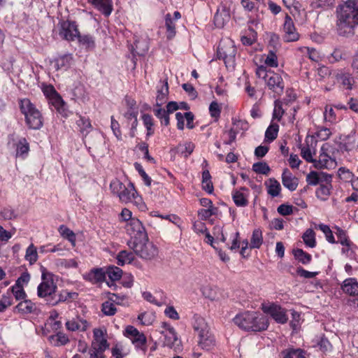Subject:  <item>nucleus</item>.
<instances>
[{
	"instance_id": "nucleus-1",
	"label": "nucleus",
	"mask_w": 358,
	"mask_h": 358,
	"mask_svg": "<svg viewBox=\"0 0 358 358\" xmlns=\"http://www.w3.org/2000/svg\"><path fill=\"white\" fill-rule=\"evenodd\" d=\"M358 25V0H347L337 8V29L340 35L354 34Z\"/></svg>"
},
{
	"instance_id": "nucleus-2",
	"label": "nucleus",
	"mask_w": 358,
	"mask_h": 358,
	"mask_svg": "<svg viewBox=\"0 0 358 358\" xmlns=\"http://www.w3.org/2000/svg\"><path fill=\"white\" fill-rule=\"evenodd\" d=\"M110 188L112 193L118 196L122 203H133L139 210L142 211L145 210L146 206L141 196L138 194L132 183L129 182L126 186L122 182L115 179L111 181Z\"/></svg>"
},
{
	"instance_id": "nucleus-3",
	"label": "nucleus",
	"mask_w": 358,
	"mask_h": 358,
	"mask_svg": "<svg viewBox=\"0 0 358 358\" xmlns=\"http://www.w3.org/2000/svg\"><path fill=\"white\" fill-rule=\"evenodd\" d=\"M233 320L240 329L247 331H262L266 329L268 325L266 317L255 311L240 313Z\"/></svg>"
},
{
	"instance_id": "nucleus-4",
	"label": "nucleus",
	"mask_w": 358,
	"mask_h": 358,
	"mask_svg": "<svg viewBox=\"0 0 358 358\" xmlns=\"http://www.w3.org/2000/svg\"><path fill=\"white\" fill-rule=\"evenodd\" d=\"M19 105L27 127L29 129H40L43 125V117L41 111L29 99H21Z\"/></svg>"
},
{
	"instance_id": "nucleus-5",
	"label": "nucleus",
	"mask_w": 358,
	"mask_h": 358,
	"mask_svg": "<svg viewBox=\"0 0 358 358\" xmlns=\"http://www.w3.org/2000/svg\"><path fill=\"white\" fill-rule=\"evenodd\" d=\"M128 245L140 258L145 260H152L158 255V248L150 241L148 236L135 241H129Z\"/></svg>"
},
{
	"instance_id": "nucleus-6",
	"label": "nucleus",
	"mask_w": 358,
	"mask_h": 358,
	"mask_svg": "<svg viewBox=\"0 0 358 358\" xmlns=\"http://www.w3.org/2000/svg\"><path fill=\"white\" fill-rule=\"evenodd\" d=\"M236 52L234 41L228 38L220 41L217 48L218 58L224 61L227 68L234 67Z\"/></svg>"
},
{
	"instance_id": "nucleus-7",
	"label": "nucleus",
	"mask_w": 358,
	"mask_h": 358,
	"mask_svg": "<svg viewBox=\"0 0 358 358\" xmlns=\"http://www.w3.org/2000/svg\"><path fill=\"white\" fill-rule=\"evenodd\" d=\"M57 285L53 281L52 275L50 273L42 274V282L38 285L37 288V294L40 298L45 299L48 303V300L52 299L56 293Z\"/></svg>"
},
{
	"instance_id": "nucleus-8",
	"label": "nucleus",
	"mask_w": 358,
	"mask_h": 358,
	"mask_svg": "<svg viewBox=\"0 0 358 358\" xmlns=\"http://www.w3.org/2000/svg\"><path fill=\"white\" fill-rule=\"evenodd\" d=\"M282 32V39L286 43L297 41L300 38V34L298 33L292 17L288 14L285 15Z\"/></svg>"
},
{
	"instance_id": "nucleus-9",
	"label": "nucleus",
	"mask_w": 358,
	"mask_h": 358,
	"mask_svg": "<svg viewBox=\"0 0 358 358\" xmlns=\"http://www.w3.org/2000/svg\"><path fill=\"white\" fill-rule=\"evenodd\" d=\"M329 145L324 144L321 149L318 159H314L313 165L317 169H331L335 167L336 162L328 155Z\"/></svg>"
},
{
	"instance_id": "nucleus-10",
	"label": "nucleus",
	"mask_w": 358,
	"mask_h": 358,
	"mask_svg": "<svg viewBox=\"0 0 358 358\" xmlns=\"http://www.w3.org/2000/svg\"><path fill=\"white\" fill-rule=\"evenodd\" d=\"M127 233L131 236L129 241H138L140 238H145L147 234L141 222L136 218L131 220L126 226Z\"/></svg>"
},
{
	"instance_id": "nucleus-11",
	"label": "nucleus",
	"mask_w": 358,
	"mask_h": 358,
	"mask_svg": "<svg viewBox=\"0 0 358 358\" xmlns=\"http://www.w3.org/2000/svg\"><path fill=\"white\" fill-rule=\"evenodd\" d=\"M262 310L278 323L285 324L288 320L285 310L277 304L271 303L268 306H263Z\"/></svg>"
},
{
	"instance_id": "nucleus-12",
	"label": "nucleus",
	"mask_w": 358,
	"mask_h": 358,
	"mask_svg": "<svg viewBox=\"0 0 358 358\" xmlns=\"http://www.w3.org/2000/svg\"><path fill=\"white\" fill-rule=\"evenodd\" d=\"M60 36L66 41H74L79 37V31L74 22L64 21L61 23Z\"/></svg>"
},
{
	"instance_id": "nucleus-13",
	"label": "nucleus",
	"mask_w": 358,
	"mask_h": 358,
	"mask_svg": "<svg viewBox=\"0 0 358 358\" xmlns=\"http://www.w3.org/2000/svg\"><path fill=\"white\" fill-rule=\"evenodd\" d=\"M269 90H272L275 94L280 95L282 94L285 84L281 76L274 71L268 73V77L265 81Z\"/></svg>"
},
{
	"instance_id": "nucleus-14",
	"label": "nucleus",
	"mask_w": 358,
	"mask_h": 358,
	"mask_svg": "<svg viewBox=\"0 0 358 358\" xmlns=\"http://www.w3.org/2000/svg\"><path fill=\"white\" fill-rule=\"evenodd\" d=\"M124 334L131 339L136 348L142 349L145 345L146 337L134 327L127 326Z\"/></svg>"
},
{
	"instance_id": "nucleus-15",
	"label": "nucleus",
	"mask_w": 358,
	"mask_h": 358,
	"mask_svg": "<svg viewBox=\"0 0 358 358\" xmlns=\"http://www.w3.org/2000/svg\"><path fill=\"white\" fill-rule=\"evenodd\" d=\"M229 9L224 4H220L214 15V24L217 28H222L230 20Z\"/></svg>"
},
{
	"instance_id": "nucleus-16",
	"label": "nucleus",
	"mask_w": 358,
	"mask_h": 358,
	"mask_svg": "<svg viewBox=\"0 0 358 358\" xmlns=\"http://www.w3.org/2000/svg\"><path fill=\"white\" fill-rule=\"evenodd\" d=\"M241 3L245 10L248 12L255 10L256 12L255 17H252V15L248 16V23L250 25L257 27L262 19V13H259L257 8L255 9V3L250 0H241Z\"/></svg>"
},
{
	"instance_id": "nucleus-17",
	"label": "nucleus",
	"mask_w": 358,
	"mask_h": 358,
	"mask_svg": "<svg viewBox=\"0 0 358 358\" xmlns=\"http://www.w3.org/2000/svg\"><path fill=\"white\" fill-rule=\"evenodd\" d=\"M340 148L347 152L357 150L358 149V134L352 131L345 136L341 143Z\"/></svg>"
},
{
	"instance_id": "nucleus-18",
	"label": "nucleus",
	"mask_w": 358,
	"mask_h": 358,
	"mask_svg": "<svg viewBox=\"0 0 358 358\" xmlns=\"http://www.w3.org/2000/svg\"><path fill=\"white\" fill-rule=\"evenodd\" d=\"M94 338L96 343H92V347L103 352L108 348L107 340L104 338V331L101 329H94L93 331Z\"/></svg>"
},
{
	"instance_id": "nucleus-19",
	"label": "nucleus",
	"mask_w": 358,
	"mask_h": 358,
	"mask_svg": "<svg viewBox=\"0 0 358 358\" xmlns=\"http://www.w3.org/2000/svg\"><path fill=\"white\" fill-rule=\"evenodd\" d=\"M88 327L89 323L87 320L79 317L69 320L66 322V329L71 331H85L87 329Z\"/></svg>"
},
{
	"instance_id": "nucleus-20",
	"label": "nucleus",
	"mask_w": 358,
	"mask_h": 358,
	"mask_svg": "<svg viewBox=\"0 0 358 358\" xmlns=\"http://www.w3.org/2000/svg\"><path fill=\"white\" fill-rule=\"evenodd\" d=\"M282 185L290 191H294L298 186V179L288 170L285 169L282 174Z\"/></svg>"
},
{
	"instance_id": "nucleus-21",
	"label": "nucleus",
	"mask_w": 358,
	"mask_h": 358,
	"mask_svg": "<svg viewBox=\"0 0 358 358\" xmlns=\"http://www.w3.org/2000/svg\"><path fill=\"white\" fill-rule=\"evenodd\" d=\"M199 345L205 350H211L215 345V338L210 333L209 330L206 331L204 334H199Z\"/></svg>"
},
{
	"instance_id": "nucleus-22",
	"label": "nucleus",
	"mask_w": 358,
	"mask_h": 358,
	"mask_svg": "<svg viewBox=\"0 0 358 358\" xmlns=\"http://www.w3.org/2000/svg\"><path fill=\"white\" fill-rule=\"evenodd\" d=\"M88 1L106 16L110 15L113 10L111 0H88Z\"/></svg>"
},
{
	"instance_id": "nucleus-23",
	"label": "nucleus",
	"mask_w": 358,
	"mask_h": 358,
	"mask_svg": "<svg viewBox=\"0 0 358 358\" xmlns=\"http://www.w3.org/2000/svg\"><path fill=\"white\" fill-rule=\"evenodd\" d=\"M342 289L350 296L358 295V282L355 278H350L345 279L342 285Z\"/></svg>"
},
{
	"instance_id": "nucleus-24",
	"label": "nucleus",
	"mask_w": 358,
	"mask_h": 358,
	"mask_svg": "<svg viewBox=\"0 0 358 358\" xmlns=\"http://www.w3.org/2000/svg\"><path fill=\"white\" fill-rule=\"evenodd\" d=\"M49 103L63 116L68 115L66 103L58 93L49 99Z\"/></svg>"
},
{
	"instance_id": "nucleus-25",
	"label": "nucleus",
	"mask_w": 358,
	"mask_h": 358,
	"mask_svg": "<svg viewBox=\"0 0 358 358\" xmlns=\"http://www.w3.org/2000/svg\"><path fill=\"white\" fill-rule=\"evenodd\" d=\"M106 278V271L101 268L91 270L85 276V278L94 283L103 282Z\"/></svg>"
},
{
	"instance_id": "nucleus-26",
	"label": "nucleus",
	"mask_w": 358,
	"mask_h": 358,
	"mask_svg": "<svg viewBox=\"0 0 358 358\" xmlns=\"http://www.w3.org/2000/svg\"><path fill=\"white\" fill-rule=\"evenodd\" d=\"M15 310L22 314H29L36 310V306L31 300L23 299L15 306Z\"/></svg>"
},
{
	"instance_id": "nucleus-27",
	"label": "nucleus",
	"mask_w": 358,
	"mask_h": 358,
	"mask_svg": "<svg viewBox=\"0 0 358 358\" xmlns=\"http://www.w3.org/2000/svg\"><path fill=\"white\" fill-rule=\"evenodd\" d=\"M243 191L248 192L246 188H241V190H236L232 194V198L234 202L237 206L244 207L246 206L248 203V194H245Z\"/></svg>"
},
{
	"instance_id": "nucleus-28",
	"label": "nucleus",
	"mask_w": 358,
	"mask_h": 358,
	"mask_svg": "<svg viewBox=\"0 0 358 358\" xmlns=\"http://www.w3.org/2000/svg\"><path fill=\"white\" fill-rule=\"evenodd\" d=\"M336 78L346 90H350L352 89L355 78L350 73H337Z\"/></svg>"
},
{
	"instance_id": "nucleus-29",
	"label": "nucleus",
	"mask_w": 358,
	"mask_h": 358,
	"mask_svg": "<svg viewBox=\"0 0 358 358\" xmlns=\"http://www.w3.org/2000/svg\"><path fill=\"white\" fill-rule=\"evenodd\" d=\"M16 157L24 159L29 152V144L25 138H21L16 143Z\"/></svg>"
},
{
	"instance_id": "nucleus-30",
	"label": "nucleus",
	"mask_w": 358,
	"mask_h": 358,
	"mask_svg": "<svg viewBox=\"0 0 358 358\" xmlns=\"http://www.w3.org/2000/svg\"><path fill=\"white\" fill-rule=\"evenodd\" d=\"M192 326L194 331L198 332V334H204L206 331L209 330V327L204 318L198 315H194Z\"/></svg>"
},
{
	"instance_id": "nucleus-31",
	"label": "nucleus",
	"mask_w": 358,
	"mask_h": 358,
	"mask_svg": "<svg viewBox=\"0 0 358 358\" xmlns=\"http://www.w3.org/2000/svg\"><path fill=\"white\" fill-rule=\"evenodd\" d=\"M76 294L74 292H70L66 290L62 291L57 296L55 294L52 299L48 300V304L52 306L57 305L59 303L64 302L69 299H72Z\"/></svg>"
},
{
	"instance_id": "nucleus-32",
	"label": "nucleus",
	"mask_w": 358,
	"mask_h": 358,
	"mask_svg": "<svg viewBox=\"0 0 358 358\" xmlns=\"http://www.w3.org/2000/svg\"><path fill=\"white\" fill-rule=\"evenodd\" d=\"M169 94V86L167 80L162 82V86L157 90L156 105L161 106L166 100Z\"/></svg>"
},
{
	"instance_id": "nucleus-33",
	"label": "nucleus",
	"mask_w": 358,
	"mask_h": 358,
	"mask_svg": "<svg viewBox=\"0 0 358 358\" xmlns=\"http://www.w3.org/2000/svg\"><path fill=\"white\" fill-rule=\"evenodd\" d=\"M265 185L267 187V192L272 197L278 196L280 192L281 187L275 179L270 178L265 182Z\"/></svg>"
},
{
	"instance_id": "nucleus-34",
	"label": "nucleus",
	"mask_w": 358,
	"mask_h": 358,
	"mask_svg": "<svg viewBox=\"0 0 358 358\" xmlns=\"http://www.w3.org/2000/svg\"><path fill=\"white\" fill-rule=\"evenodd\" d=\"M72 57L70 55L59 56L54 60L56 70L67 69L71 66Z\"/></svg>"
},
{
	"instance_id": "nucleus-35",
	"label": "nucleus",
	"mask_w": 358,
	"mask_h": 358,
	"mask_svg": "<svg viewBox=\"0 0 358 358\" xmlns=\"http://www.w3.org/2000/svg\"><path fill=\"white\" fill-rule=\"evenodd\" d=\"M153 113L160 120L162 124L165 126L169 124V113L167 110L161 108V106L155 105V107L153 108Z\"/></svg>"
},
{
	"instance_id": "nucleus-36",
	"label": "nucleus",
	"mask_w": 358,
	"mask_h": 358,
	"mask_svg": "<svg viewBox=\"0 0 358 358\" xmlns=\"http://www.w3.org/2000/svg\"><path fill=\"white\" fill-rule=\"evenodd\" d=\"M303 241L307 247L313 248L316 246L315 233L312 229H308L302 236Z\"/></svg>"
},
{
	"instance_id": "nucleus-37",
	"label": "nucleus",
	"mask_w": 358,
	"mask_h": 358,
	"mask_svg": "<svg viewBox=\"0 0 358 358\" xmlns=\"http://www.w3.org/2000/svg\"><path fill=\"white\" fill-rule=\"evenodd\" d=\"M263 243L262 231L260 229H255L250 240V248H259Z\"/></svg>"
},
{
	"instance_id": "nucleus-38",
	"label": "nucleus",
	"mask_w": 358,
	"mask_h": 358,
	"mask_svg": "<svg viewBox=\"0 0 358 358\" xmlns=\"http://www.w3.org/2000/svg\"><path fill=\"white\" fill-rule=\"evenodd\" d=\"M134 259V254L127 250H122L117 255V264L120 266H123L125 264H130Z\"/></svg>"
},
{
	"instance_id": "nucleus-39",
	"label": "nucleus",
	"mask_w": 358,
	"mask_h": 358,
	"mask_svg": "<svg viewBox=\"0 0 358 358\" xmlns=\"http://www.w3.org/2000/svg\"><path fill=\"white\" fill-rule=\"evenodd\" d=\"M78 127L80 128V131L84 134H88L91 129L92 124L89 118L85 117L80 115H78V120L76 121Z\"/></svg>"
},
{
	"instance_id": "nucleus-40",
	"label": "nucleus",
	"mask_w": 358,
	"mask_h": 358,
	"mask_svg": "<svg viewBox=\"0 0 358 358\" xmlns=\"http://www.w3.org/2000/svg\"><path fill=\"white\" fill-rule=\"evenodd\" d=\"M49 340L55 346L65 345L69 342L68 336L62 332H58L55 335L50 336Z\"/></svg>"
},
{
	"instance_id": "nucleus-41",
	"label": "nucleus",
	"mask_w": 358,
	"mask_h": 358,
	"mask_svg": "<svg viewBox=\"0 0 358 358\" xmlns=\"http://www.w3.org/2000/svg\"><path fill=\"white\" fill-rule=\"evenodd\" d=\"M58 231L63 238H66L73 245H75L76 234L72 230L62 224L59 226Z\"/></svg>"
},
{
	"instance_id": "nucleus-42",
	"label": "nucleus",
	"mask_w": 358,
	"mask_h": 358,
	"mask_svg": "<svg viewBox=\"0 0 358 358\" xmlns=\"http://www.w3.org/2000/svg\"><path fill=\"white\" fill-rule=\"evenodd\" d=\"M331 185L320 184L315 192L317 197L322 201L327 200L331 194Z\"/></svg>"
},
{
	"instance_id": "nucleus-43",
	"label": "nucleus",
	"mask_w": 358,
	"mask_h": 358,
	"mask_svg": "<svg viewBox=\"0 0 358 358\" xmlns=\"http://www.w3.org/2000/svg\"><path fill=\"white\" fill-rule=\"evenodd\" d=\"M26 261L29 262L31 265L35 264L38 260L37 249L33 243L30 244L26 250L24 256Z\"/></svg>"
},
{
	"instance_id": "nucleus-44",
	"label": "nucleus",
	"mask_w": 358,
	"mask_h": 358,
	"mask_svg": "<svg viewBox=\"0 0 358 358\" xmlns=\"http://www.w3.org/2000/svg\"><path fill=\"white\" fill-rule=\"evenodd\" d=\"M315 149L308 145L301 147V155L307 162L313 163Z\"/></svg>"
},
{
	"instance_id": "nucleus-45",
	"label": "nucleus",
	"mask_w": 358,
	"mask_h": 358,
	"mask_svg": "<svg viewBox=\"0 0 358 358\" xmlns=\"http://www.w3.org/2000/svg\"><path fill=\"white\" fill-rule=\"evenodd\" d=\"M106 275L113 281L118 280L122 277V270L119 267L110 266L107 268Z\"/></svg>"
},
{
	"instance_id": "nucleus-46",
	"label": "nucleus",
	"mask_w": 358,
	"mask_h": 358,
	"mask_svg": "<svg viewBox=\"0 0 358 358\" xmlns=\"http://www.w3.org/2000/svg\"><path fill=\"white\" fill-rule=\"evenodd\" d=\"M203 295L211 301H216L219 299V293L216 287L210 286H206L202 288Z\"/></svg>"
},
{
	"instance_id": "nucleus-47",
	"label": "nucleus",
	"mask_w": 358,
	"mask_h": 358,
	"mask_svg": "<svg viewBox=\"0 0 358 358\" xmlns=\"http://www.w3.org/2000/svg\"><path fill=\"white\" fill-rule=\"evenodd\" d=\"M165 25L166 27L167 38L168 39L173 38L174 37V36L176 35V27H175V23H174L173 20H172L170 14H167L166 15Z\"/></svg>"
},
{
	"instance_id": "nucleus-48",
	"label": "nucleus",
	"mask_w": 358,
	"mask_h": 358,
	"mask_svg": "<svg viewBox=\"0 0 358 358\" xmlns=\"http://www.w3.org/2000/svg\"><path fill=\"white\" fill-rule=\"evenodd\" d=\"M162 333L164 334L166 345L171 346L178 338L176 331L171 326H168L166 331H162Z\"/></svg>"
},
{
	"instance_id": "nucleus-49",
	"label": "nucleus",
	"mask_w": 358,
	"mask_h": 358,
	"mask_svg": "<svg viewBox=\"0 0 358 358\" xmlns=\"http://www.w3.org/2000/svg\"><path fill=\"white\" fill-rule=\"evenodd\" d=\"M316 229H319L321 230L324 234L325 235L326 240L330 243H336V241L333 235V232L331 230L330 227L324 224H319L315 227Z\"/></svg>"
},
{
	"instance_id": "nucleus-50",
	"label": "nucleus",
	"mask_w": 358,
	"mask_h": 358,
	"mask_svg": "<svg viewBox=\"0 0 358 358\" xmlns=\"http://www.w3.org/2000/svg\"><path fill=\"white\" fill-rule=\"evenodd\" d=\"M294 257L303 264H307L311 261V255L301 249H296L294 250Z\"/></svg>"
},
{
	"instance_id": "nucleus-51",
	"label": "nucleus",
	"mask_w": 358,
	"mask_h": 358,
	"mask_svg": "<svg viewBox=\"0 0 358 358\" xmlns=\"http://www.w3.org/2000/svg\"><path fill=\"white\" fill-rule=\"evenodd\" d=\"M337 231L336 234L338 237V242H339L342 245L346 247H351L352 242L348 238L346 232L339 227H336Z\"/></svg>"
},
{
	"instance_id": "nucleus-52",
	"label": "nucleus",
	"mask_w": 358,
	"mask_h": 358,
	"mask_svg": "<svg viewBox=\"0 0 358 358\" xmlns=\"http://www.w3.org/2000/svg\"><path fill=\"white\" fill-rule=\"evenodd\" d=\"M142 120L147 129V136H152L154 134V129L152 128L154 123L152 116L149 114H143L142 115Z\"/></svg>"
},
{
	"instance_id": "nucleus-53",
	"label": "nucleus",
	"mask_w": 358,
	"mask_h": 358,
	"mask_svg": "<svg viewBox=\"0 0 358 358\" xmlns=\"http://www.w3.org/2000/svg\"><path fill=\"white\" fill-rule=\"evenodd\" d=\"M279 126L277 124H271L265 132V138L270 142L274 141L278 133Z\"/></svg>"
},
{
	"instance_id": "nucleus-54",
	"label": "nucleus",
	"mask_w": 358,
	"mask_h": 358,
	"mask_svg": "<svg viewBox=\"0 0 358 358\" xmlns=\"http://www.w3.org/2000/svg\"><path fill=\"white\" fill-rule=\"evenodd\" d=\"M334 3V0H315L312 2L311 6L313 9H327Z\"/></svg>"
},
{
	"instance_id": "nucleus-55",
	"label": "nucleus",
	"mask_w": 358,
	"mask_h": 358,
	"mask_svg": "<svg viewBox=\"0 0 358 358\" xmlns=\"http://www.w3.org/2000/svg\"><path fill=\"white\" fill-rule=\"evenodd\" d=\"M10 290L16 300L25 299L27 294L22 285H14L10 287Z\"/></svg>"
},
{
	"instance_id": "nucleus-56",
	"label": "nucleus",
	"mask_w": 358,
	"mask_h": 358,
	"mask_svg": "<svg viewBox=\"0 0 358 358\" xmlns=\"http://www.w3.org/2000/svg\"><path fill=\"white\" fill-rule=\"evenodd\" d=\"M252 170L257 173L268 175L270 167L266 162H257L252 165Z\"/></svg>"
},
{
	"instance_id": "nucleus-57",
	"label": "nucleus",
	"mask_w": 358,
	"mask_h": 358,
	"mask_svg": "<svg viewBox=\"0 0 358 358\" xmlns=\"http://www.w3.org/2000/svg\"><path fill=\"white\" fill-rule=\"evenodd\" d=\"M101 310L104 315L111 316L116 313L117 309L113 303L107 301L103 303Z\"/></svg>"
},
{
	"instance_id": "nucleus-58",
	"label": "nucleus",
	"mask_w": 358,
	"mask_h": 358,
	"mask_svg": "<svg viewBox=\"0 0 358 358\" xmlns=\"http://www.w3.org/2000/svg\"><path fill=\"white\" fill-rule=\"evenodd\" d=\"M283 358H306L305 352L301 349H289Z\"/></svg>"
},
{
	"instance_id": "nucleus-59",
	"label": "nucleus",
	"mask_w": 358,
	"mask_h": 358,
	"mask_svg": "<svg viewBox=\"0 0 358 358\" xmlns=\"http://www.w3.org/2000/svg\"><path fill=\"white\" fill-rule=\"evenodd\" d=\"M12 303L10 294L8 293L3 294L0 300V313L4 312Z\"/></svg>"
},
{
	"instance_id": "nucleus-60",
	"label": "nucleus",
	"mask_w": 358,
	"mask_h": 358,
	"mask_svg": "<svg viewBox=\"0 0 358 358\" xmlns=\"http://www.w3.org/2000/svg\"><path fill=\"white\" fill-rule=\"evenodd\" d=\"M299 50L303 52L306 51L308 58L313 62H318L320 59L318 52L314 48H309L307 47L299 48Z\"/></svg>"
},
{
	"instance_id": "nucleus-61",
	"label": "nucleus",
	"mask_w": 358,
	"mask_h": 358,
	"mask_svg": "<svg viewBox=\"0 0 358 358\" xmlns=\"http://www.w3.org/2000/svg\"><path fill=\"white\" fill-rule=\"evenodd\" d=\"M264 63L271 67H277L278 65V57L273 51H270L265 59Z\"/></svg>"
},
{
	"instance_id": "nucleus-62",
	"label": "nucleus",
	"mask_w": 358,
	"mask_h": 358,
	"mask_svg": "<svg viewBox=\"0 0 358 358\" xmlns=\"http://www.w3.org/2000/svg\"><path fill=\"white\" fill-rule=\"evenodd\" d=\"M283 114L284 110L282 106V103L279 100H276L275 101V107L273 110V117L280 121Z\"/></svg>"
},
{
	"instance_id": "nucleus-63",
	"label": "nucleus",
	"mask_w": 358,
	"mask_h": 358,
	"mask_svg": "<svg viewBox=\"0 0 358 358\" xmlns=\"http://www.w3.org/2000/svg\"><path fill=\"white\" fill-rule=\"evenodd\" d=\"M180 151L185 157L192 154L194 149V145L192 142H186L179 146Z\"/></svg>"
},
{
	"instance_id": "nucleus-64",
	"label": "nucleus",
	"mask_w": 358,
	"mask_h": 358,
	"mask_svg": "<svg viewBox=\"0 0 358 358\" xmlns=\"http://www.w3.org/2000/svg\"><path fill=\"white\" fill-rule=\"evenodd\" d=\"M324 119L326 122L333 123L336 121V117L334 110L331 107L326 106L324 111Z\"/></svg>"
}]
</instances>
